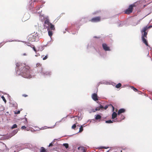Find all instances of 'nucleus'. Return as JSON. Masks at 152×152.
I'll return each mask as SVG.
<instances>
[{"mask_svg":"<svg viewBox=\"0 0 152 152\" xmlns=\"http://www.w3.org/2000/svg\"><path fill=\"white\" fill-rule=\"evenodd\" d=\"M16 66L18 68L20 71V74L23 77L26 78H30L31 75L30 74V67L25 64L17 63Z\"/></svg>","mask_w":152,"mask_h":152,"instance_id":"obj_1","label":"nucleus"},{"mask_svg":"<svg viewBox=\"0 0 152 152\" xmlns=\"http://www.w3.org/2000/svg\"><path fill=\"white\" fill-rule=\"evenodd\" d=\"M43 26L45 29L50 30H55V29L54 26L50 22L48 19H46L45 20Z\"/></svg>","mask_w":152,"mask_h":152,"instance_id":"obj_2","label":"nucleus"},{"mask_svg":"<svg viewBox=\"0 0 152 152\" xmlns=\"http://www.w3.org/2000/svg\"><path fill=\"white\" fill-rule=\"evenodd\" d=\"M133 9V4H132L130 5L128 8L124 11V13L127 14H129L132 12Z\"/></svg>","mask_w":152,"mask_h":152,"instance_id":"obj_3","label":"nucleus"},{"mask_svg":"<svg viewBox=\"0 0 152 152\" xmlns=\"http://www.w3.org/2000/svg\"><path fill=\"white\" fill-rule=\"evenodd\" d=\"M148 29L147 26L145 27L141 31L142 33V37H143L144 38H147V32H146Z\"/></svg>","mask_w":152,"mask_h":152,"instance_id":"obj_4","label":"nucleus"},{"mask_svg":"<svg viewBox=\"0 0 152 152\" xmlns=\"http://www.w3.org/2000/svg\"><path fill=\"white\" fill-rule=\"evenodd\" d=\"M100 17L98 16L92 18L90 21L92 22H97L100 21Z\"/></svg>","mask_w":152,"mask_h":152,"instance_id":"obj_5","label":"nucleus"},{"mask_svg":"<svg viewBox=\"0 0 152 152\" xmlns=\"http://www.w3.org/2000/svg\"><path fill=\"white\" fill-rule=\"evenodd\" d=\"M103 49L105 51H110V49L109 47H108L107 45L105 43H103L102 45Z\"/></svg>","mask_w":152,"mask_h":152,"instance_id":"obj_6","label":"nucleus"},{"mask_svg":"<svg viewBox=\"0 0 152 152\" xmlns=\"http://www.w3.org/2000/svg\"><path fill=\"white\" fill-rule=\"evenodd\" d=\"M145 38H144L143 37H142V41L147 46H149L148 45L147 41L146 39Z\"/></svg>","mask_w":152,"mask_h":152,"instance_id":"obj_7","label":"nucleus"},{"mask_svg":"<svg viewBox=\"0 0 152 152\" xmlns=\"http://www.w3.org/2000/svg\"><path fill=\"white\" fill-rule=\"evenodd\" d=\"M92 99L94 101H96L98 100L97 98V94L96 93L93 94L92 96Z\"/></svg>","mask_w":152,"mask_h":152,"instance_id":"obj_8","label":"nucleus"},{"mask_svg":"<svg viewBox=\"0 0 152 152\" xmlns=\"http://www.w3.org/2000/svg\"><path fill=\"white\" fill-rule=\"evenodd\" d=\"M34 37L33 35H30L28 36V40L30 41H35V39L34 38Z\"/></svg>","mask_w":152,"mask_h":152,"instance_id":"obj_9","label":"nucleus"},{"mask_svg":"<svg viewBox=\"0 0 152 152\" xmlns=\"http://www.w3.org/2000/svg\"><path fill=\"white\" fill-rule=\"evenodd\" d=\"M125 112V110L123 108L119 110L118 112V115H119L122 113H124Z\"/></svg>","mask_w":152,"mask_h":152,"instance_id":"obj_10","label":"nucleus"},{"mask_svg":"<svg viewBox=\"0 0 152 152\" xmlns=\"http://www.w3.org/2000/svg\"><path fill=\"white\" fill-rule=\"evenodd\" d=\"M104 107L103 106L100 105V106L96 108L95 110H93L94 112H95L97 110H99L100 109H103Z\"/></svg>","mask_w":152,"mask_h":152,"instance_id":"obj_11","label":"nucleus"},{"mask_svg":"<svg viewBox=\"0 0 152 152\" xmlns=\"http://www.w3.org/2000/svg\"><path fill=\"white\" fill-rule=\"evenodd\" d=\"M117 115H118V113L117 114L115 112H113L112 115V119L115 118L117 117Z\"/></svg>","mask_w":152,"mask_h":152,"instance_id":"obj_12","label":"nucleus"},{"mask_svg":"<svg viewBox=\"0 0 152 152\" xmlns=\"http://www.w3.org/2000/svg\"><path fill=\"white\" fill-rule=\"evenodd\" d=\"M47 30L48 31L49 36L51 37L53 35V33L52 31H51L49 29H47Z\"/></svg>","mask_w":152,"mask_h":152,"instance_id":"obj_13","label":"nucleus"},{"mask_svg":"<svg viewBox=\"0 0 152 152\" xmlns=\"http://www.w3.org/2000/svg\"><path fill=\"white\" fill-rule=\"evenodd\" d=\"M101 116L100 115H96L95 119L96 120H99L101 119Z\"/></svg>","mask_w":152,"mask_h":152,"instance_id":"obj_14","label":"nucleus"},{"mask_svg":"<svg viewBox=\"0 0 152 152\" xmlns=\"http://www.w3.org/2000/svg\"><path fill=\"white\" fill-rule=\"evenodd\" d=\"M40 152H47L46 149L43 147L41 148Z\"/></svg>","mask_w":152,"mask_h":152,"instance_id":"obj_15","label":"nucleus"},{"mask_svg":"<svg viewBox=\"0 0 152 152\" xmlns=\"http://www.w3.org/2000/svg\"><path fill=\"white\" fill-rule=\"evenodd\" d=\"M113 122H116V121H115V120H113V121H112L111 120H109L106 121H105V122L107 123H113Z\"/></svg>","mask_w":152,"mask_h":152,"instance_id":"obj_16","label":"nucleus"},{"mask_svg":"<svg viewBox=\"0 0 152 152\" xmlns=\"http://www.w3.org/2000/svg\"><path fill=\"white\" fill-rule=\"evenodd\" d=\"M77 124V123L76 122L75 124H74L72 126V129H75L76 127V125Z\"/></svg>","mask_w":152,"mask_h":152,"instance_id":"obj_17","label":"nucleus"},{"mask_svg":"<svg viewBox=\"0 0 152 152\" xmlns=\"http://www.w3.org/2000/svg\"><path fill=\"white\" fill-rule=\"evenodd\" d=\"M121 84L119 83L117 84L115 87L117 88H119L121 86Z\"/></svg>","mask_w":152,"mask_h":152,"instance_id":"obj_18","label":"nucleus"},{"mask_svg":"<svg viewBox=\"0 0 152 152\" xmlns=\"http://www.w3.org/2000/svg\"><path fill=\"white\" fill-rule=\"evenodd\" d=\"M83 130V128L82 126H81L80 128L79 132H82Z\"/></svg>","mask_w":152,"mask_h":152,"instance_id":"obj_19","label":"nucleus"},{"mask_svg":"<svg viewBox=\"0 0 152 152\" xmlns=\"http://www.w3.org/2000/svg\"><path fill=\"white\" fill-rule=\"evenodd\" d=\"M17 127V125L16 124H14L11 127V129H14V128H16Z\"/></svg>","mask_w":152,"mask_h":152,"instance_id":"obj_20","label":"nucleus"},{"mask_svg":"<svg viewBox=\"0 0 152 152\" xmlns=\"http://www.w3.org/2000/svg\"><path fill=\"white\" fill-rule=\"evenodd\" d=\"M63 145L65 147L67 148L69 147V145L67 143H64L63 144Z\"/></svg>","mask_w":152,"mask_h":152,"instance_id":"obj_21","label":"nucleus"},{"mask_svg":"<svg viewBox=\"0 0 152 152\" xmlns=\"http://www.w3.org/2000/svg\"><path fill=\"white\" fill-rule=\"evenodd\" d=\"M1 98L3 100L4 102L5 103L6 102V100L4 96H1Z\"/></svg>","mask_w":152,"mask_h":152,"instance_id":"obj_22","label":"nucleus"},{"mask_svg":"<svg viewBox=\"0 0 152 152\" xmlns=\"http://www.w3.org/2000/svg\"><path fill=\"white\" fill-rule=\"evenodd\" d=\"M48 55H46V56H45V57H44V58H43V60H45L46 59L48 58Z\"/></svg>","mask_w":152,"mask_h":152,"instance_id":"obj_23","label":"nucleus"},{"mask_svg":"<svg viewBox=\"0 0 152 152\" xmlns=\"http://www.w3.org/2000/svg\"><path fill=\"white\" fill-rule=\"evenodd\" d=\"M41 65H42V64H40L39 63H37L36 64V66L37 67H40V66H41Z\"/></svg>","mask_w":152,"mask_h":152,"instance_id":"obj_24","label":"nucleus"},{"mask_svg":"<svg viewBox=\"0 0 152 152\" xmlns=\"http://www.w3.org/2000/svg\"><path fill=\"white\" fill-rule=\"evenodd\" d=\"M124 116L122 115H121V120L124 119Z\"/></svg>","mask_w":152,"mask_h":152,"instance_id":"obj_25","label":"nucleus"},{"mask_svg":"<svg viewBox=\"0 0 152 152\" xmlns=\"http://www.w3.org/2000/svg\"><path fill=\"white\" fill-rule=\"evenodd\" d=\"M101 149L102 148H104V149H107L109 148L108 147H101L100 148Z\"/></svg>","mask_w":152,"mask_h":152,"instance_id":"obj_26","label":"nucleus"},{"mask_svg":"<svg viewBox=\"0 0 152 152\" xmlns=\"http://www.w3.org/2000/svg\"><path fill=\"white\" fill-rule=\"evenodd\" d=\"M134 91L135 92L138 91L134 87Z\"/></svg>","mask_w":152,"mask_h":152,"instance_id":"obj_27","label":"nucleus"},{"mask_svg":"<svg viewBox=\"0 0 152 152\" xmlns=\"http://www.w3.org/2000/svg\"><path fill=\"white\" fill-rule=\"evenodd\" d=\"M108 107V106L107 105H106L103 108H104L105 110H106L107 108Z\"/></svg>","mask_w":152,"mask_h":152,"instance_id":"obj_28","label":"nucleus"},{"mask_svg":"<svg viewBox=\"0 0 152 152\" xmlns=\"http://www.w3.org/2000/svg\"><path fill=\"white\" fill-rule=\"evenodd\" d=\"M20 113V111L19 110V111H18L17 112H16L15 113V114H19Z\"/></svg>","mask_w":152,"mask_h":152,"instance_id":"obj_29","label":"nucleus"},{"mask_svg":"<svg viewBox=\"0 0 152 152\" xmlns=\"http://www.w3.org/2000/svg\"><path fill=\"white\" fill-rule=\"evenodd\" d=\"M26 128V127L25 126H23L21 127V129H24Z\"/></svg>","mask_w":152,"mask_h":152,"instance_id":"obj_30","label":"nucleus"},{"mask_svg":"<svg viewBox=\"0 0 152 152\" xmlns=\"http://www.w3.org/2000/svg\"><path fill=\"white\" fill-rule=\"evenodd\" d=\"M23 96L25 97H26L28 96V95L25 94H23Z\"/></svg>","mask_w":152,"mask_h":152,"instance_id":"obj_31","label":"nucleus"},{"mask_svg":"<svg viewBox=\"0 0 152 152\" xmlns=\"http://www.w3.org/2000/svg\"><path fill=\"white\" fill-rule=\"evenodd\" d=\"M137 92L138 94H142V92L140 91H138Z\"/></svg>","mask_w":152,"mask_h":152,"instance_id":"obj_32","label":"nucleus"},{"mask_svg":"<svg viewBox=\"0 0 152 152\" xmlns=\"http://www.w3.org/2000/svg\"><path fill=\"white\" fill-rule=\"evenodd\" d=\"M52 145H53V144H52V143H51L49 145V147L52 146Z\"/></svg>","mask_w":152,"mask_h":152,"instance_id":"obj_33","label":"nucleus"},{"mask_svg":"<svg viewBox=\"0 0 152 152\" xmlns=\"http://www.w3.org/2000/svg\"><path fill=\"white\" fill-rule=\"evenodd\" d=\"M83 152H86V151L85 149L84 148H83Z\"/></svg>","mask_w":152,"mask_h":152,"instance_id":"obj_34","label":"nucleus"},{"mask_svg":"<svg viewBox=\"0 0 152 152\" xmlns=\"http://www.w3.org/2000/svg\"><path fill=\"white\" fill-rule=\"evenodd\" d=\"M33 49H34V50L35 52H36L37 51H36V49H35V48H34H34H33Z\"/></svg>","mask_w":152,"mask_h":152,"instance_id":"obj_35","label":"nucleus"},{"mask_svg":"<svg viewBox=\"0 0 152 152\" xmlns=\"http://www.w3.org/2000/svg\"><path fill=\"white\" fill-rule=\"evenodd\" d=\"M152 27V26H149L148 27V28H151Z\"/></svg>","mask_w":152,"mask_h":152,"instance_id":"obj_36","label":"nucleus"},{"mask_svg":"<svg viewBox=\"0 0 152 152\" xmlns=\"http://www.w3.org/2000/svg\"><path fill=\"white\" fill-rule=\"evenodd\" d=\"M26 53H24V54H23V55H24V56H26Z\"/></svg>","mask_w":152,"mask_h":152,"instance_id":"obj_37","label":"nucleus"},{"mask_svg":"<svg viewBox=\"0 0 152 152\" xmlns=\"http://www.w3.org/2000/svg\"><path fill=\"white\" fill-rule=\"evenodd\" d=\"M75 117H76V118L75 119H77V117L76 116H74V118H75Z\"/></svg>","mask_w":152,"mask_h":152,"instance_id":"obj_38","label":"nucleus"},{"mask_svg":"<svg viewBox=\"0 0 152 152\" xmlns=\"http://www.w3.org/2000/svg\"><path fill=\"white\" fill-rule=\"evenodd\" d=\"M112 107H113V110H114V107L113 106H112Z\"/></svg>","mask_w":152,"mask_h":152,"instance_id":"obj_39","label":"nucleus"},{"mask_svg":"<svg viewBox=\"0 0 152 152\" xmlns=\"http://www.w3.org/2000/svg\"><path fill=\"white\" fill-rule=\"evenodd\" d=\"M25 119L26 120V122H27V118H26Z\"/></svg>","mask_w":152,"mask_h":152,"instance_id":"obj_40","label":"nucleus"},{"mask_svg":"<svg viewBox=\"0 0 152 152\" xmlns=\"http://www.w3.org/2000/svg\"><path fill=\"white\" fill-rule=\"evenodd\" d=\"M80 147H79L78 148V149L79 150L80 149Z\"/></svg>","mask_w":152,"mask_h":152,"instance_id":"obj_41","label":"nucleus"},{"mask_svg":"<svg viewBox=\"0 0 152 152\" xmlns=\"http://www.w3.org/2000/svg\"><path fill=\"white\" fill-rule=\"evenodd\" d=\"M35 56H37V55H35Z\"/></svg>","mask_w":152,"mask_h":152,"instance_id":"obj_42","label":"nucleus"},{"mask_svg":"<svg viewBox=\"0 0 152 152\" xmlns=\"http://www.w3.org/2000/svg\"><path fill=\"white\" fill-rule=\"evenodd\" d=\"M134 5H135L134 4V5H133L134 7Z\"/></svg>","mask_w":152,"mask_h":152,"instance_id":"obj_43","label":"nucleus"},{"mask_svg":"<svg viewBox=\"0 0 152 152\" xmlns=\"http://www.w3.org/2000/svg\"><path fill=\"white\" fill-rule=\"evenodd\" d=\"M77 126H79V125H77Z\"/></svg>","mask_w":152,"mask_h":152,"instance_id":"obj_44","label":"nucleus"},{"mask_svg":"<svg viewBox=\"0 0 152 152\" xmlns=\"http://www.w3.org/2000/svg\"><path fill=\"white\" fill-rule=\"evenodd\" d=\"M42 56V57L43 56Z\"/></svg>","mask_w":152,"mask_h":152,"instance_id":"obj_45","label":"nucleus"},{"mask_svg":"<svg viewBox=\"0 0 152 152\" xmlns=\"http://www.w3.org/2000/svg\"><path fill=\"white\" fill-rule=\"evenodd\" d=\"M107 152H108V151Z\"/></svg>","mask_w":152,"mask_h":152,"instance_id":"obj_46","label":"nucleus"}]
</instances>
